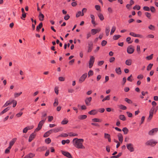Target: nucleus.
Here are the masks:
<instances>
[{"label": "nucleus", "mask_w": 158, "mask_h": 158, "mask_svg": "<svg viewBox=\"0 0 158 158\" xmlns=\"http://www.w3.org/2000/svg\"><path fill=\"white\" fill-rule=\"evenodd\" d=\"M39 19L40 21L43 20L44 18V15L41 13V12H39Z\"/></svg>", "instance_id": "6ab92c4d"}, {"label": "nucleus", "mask_w": 158, "mask_h": 158, "mask_svg": "<svg viewBox=\"0 0 158 158\" xmlns=\"http://www.w3.org/2000/svg\"><path fill=\"white\" fill-rule=\"evenodd\" d=\"M129 35L134 37H140V38H142L143 37L142 35L139 34H136L133 32H130Z\"/></svg>", "instance_id": "f8f14e48"}, {"label": "nucleus", "mask_w": 158, "mask_h": 158, "mask_svg": "<svg viewBox=\"0 0 158 158\" xmlns=\"http://www.w3.org/2000/svg\"><path fill=\"white\" fill-rule=\"evenodd\" d=\"M107 44V41L103 40L101 42V45L102 46H105Z\"/></svg>", "instance_id": "052dcab7"}, {"label": "nucleus", "mask_w": 158, "mask_h": 158, "mask_svg": "<svg viewBox=\"0 0 158 158\" xmlns=\"http://www.w3.org/2000/svg\"><path fill=\"white\" fill-rule=\"evenodd\" d=\"M119 107L120 109L122 110H125L127 109V107L125 106L122 105H120Z\"/></svg>", "instance_id": "864d4df0"}, {"label": "nucleus", "mask_w": 158, "mask_h": 158, "mask_svg": "<svg viewBox=\"0 0 158 158\" xmlns=\"http://www.w3.org/2000/svg\"><path fill=\"white\" fill-rule=\"evenodd\" d=\"M143 10L146 11H149L150 9L149 7L147 6H144L143 8Z\"/></svg>", "instance_id": "603ef678"}, {"label": "nucleus", "mask_w": 158, "mask_h": 158, "mask_svg": "<svg viewBox=\"0 0 158 158\" xmlns=\"http://www.w3.org/2000/svg\"><path fill=\"white\" fill-rule=\"evenodd\" d=\"M61 153L63 155L68 158H72L71 155L68 152L61 151Z\"/></svg>", "instance_id": "0eeeda50"}, {"label": "nucleus", "mask_w": 158, "mask_h": 158, "mask_svg": "<svg viewBox=\"0 0 158 158\" xmlns=\"http://www.w3.org/2000/svg\"><path fill=\"white\" fill-rule=\"evenodd\" d=\"M22 93L21 92H20L19 93H15L14 94V97L15 98H16L18 97L22 94Z\"/></svg>", "instance_id": "c03bdc74"}, {"label": "nucleus", "mask_w": 158, "mask_h": 158, "mask_svg": "<svg viewBox=\"0 0 158 158\" xmlns=\"http://www.w3.org/2000/svg\"><path fill=\"white\" fill-rule=\"evenodd\" d=\"M87 116L86 115H81L78 117V118L80 119H84L86 118Z\"/></svg>", "instance_id": "bb28decb"}, {"label": "nucleus", "mask_w": 158, "mask_h": 158, "mask_svg": "<svg viewBox=\"0 0 158 158\" xmlns=\"http://www.w3.org/2000/svg\"><path fill=\"white\" fill-rule=\"evenodd\" d=\"M43 23L42 22H41L40 23L39 25L37 26L36 28V30L37 31H39V30L42 27Z\"/></svg>", "instance_id": "a878e982"}, {"label": "nucleus", "mask_w": 158, "mask_h": 158, "mask_svg": "<svg viewBox=\"0 0 158 158\" xmlns=\"http://www.w3.org/2000/svg\"><path fill=\"white\" fill-rule=\"evenodd\" d=\"M115 71L118 74H121L122 72L121 69L120 67L117 68L115 69Z\"/></svg>", "instance_id": "393cba45"}, {"label": "nucleus", "mask_w": 158, "mask_h": 158, "mask_svg": "<svg viewBox=\"0 0 158 158\" xmlns=\"http://www.w3.org/2000/svg\"><path fill=\"white\" fill-rule=\"evenodd\" d=\"M16 140V138L13 139L9 143V145L12 147Z\"/></svg>", "instance_id": "b1692460"}, {"label": "nucleus", "mask_w": 158, "mask_h": 158, "mask_svg": "<svg viewBox=\"0 0 158 158\" xmlns=\"http://www.w3.org/2000/svg\"><path fill=\"white\" fill-rule=\"evenodd\" d=\"M150 9L152 12L154 13L155 12L156 10L155 7L154 6H151L150 8Z\"/></svg>", "instance_id": "5fc2aeb1"}, {"label": "nucleus", "mask_w": 158, "mask_h": 158, "mask_svg": "<svg viewBox=\"0 0 158 158\" xmlns=\"http://www.w3.org/2000/svg\"><path fill=\"white\" fill-rule=\"evenodd\" d=\"M48 121L49 122H51L53 119V117L52 116H48Z\"/></svg>", "instance_id": "e2e57ef3"}, {"label": "nucleus", "mask_w": 158, "mask_h": 158, "mask_svg": "<svg viewBox=\"0 0 158 158\" xmlns=\"http://www.w3.org/2000/svg\"><path fill=\"white\" fill-rule=\"evenodd\" d=\"M87 76V74L86 73H85L82 75L79 79V83H82L85 80Z\"/></svg>", "instance_id": "423d86ee"}, {"label": "nucleus", "mask_w": 158, "mask_h": 158, "mask_svg": "<svg viewBox=\"0 0 158 158\" xmlns=\"http://www.w3.org/2000/svg\"><path fill=\"white\" fill-rule=\"evenodd\" d=\"M115 30H116L115 27L114 26H113L112 28L111 31H110V35L112 34L115 31Z\"/></svg>", "instance_id": "58836bf2"}, {"label": "nucleus", "mask_w": 158, "mask_h": 158, "mask_svg": "<svg viewBox=\"0 0 158 158\" xmlns=\"http://www.w3.org/2000/svg\"><path fill=\"white\" fill-rule=\"evenodd\" d=\"M122 154V153L121 152H120L118 153V154L116 156H111L110 157V158H118Z\"/></svg>", "instance_id": "2f4dec72"}, {"label": "nucleus", "mask_w": 158, "mask_h": 158, "mask_svg": "<svg viewBox=\"0 0 158 158\" xmlns=\"http://www.w3.org/2000/svg\"><path fill=\"white\" fill-rule=\"evenodd\" d=\"M68 122V120L67 119H64L61 122V123L62 124L65 125Z\"/></svg>", "instance_id": "79ce46f5"}, {"label": "nucleus", "mask_w": 158, "mask_h": 158, "mask_svg": "<svg viewBox=\"0 0 158 158\" xmlns=\"http://www.w3.org/2000/svg\"><path fill=\"white\" fill-rule=\"evenodd\" d=\"M98 113V111L96 110H93L88 112V114L90 115H94Z\"/></svg>", "instance_id": "f3484780"}, {"label": "nucleus", "mask_w": 158, "mask_h": 158, "mask_svg": "<svg viewBox=\"0 0 158 158\" xmlns=\"http://www.w3.org/2000/svg\"><path fill=\"white\" fill-rule=\"evenodd\" d=\"M81 12L80 11H78L76 13V17H79L80 16H81Z\"/></svg>", "instance_id": "680f3d73"}, {"label": "nucleus", "mask_w": 158, "mask_h": 158, "mask_svg": "<svg viewBox=\"0 0 158 158\" xmlns=\"http://www.w3.org/2000/svg\"><path fill=\"white\" fill-rule=\"evenodd\" d=\"M51 139L49 138H48L45 139V142L46 143L48 144L51 142Z\"/></svg>", "instance_id": "4c0bfd02"}, {"label": "nucleus", "mask_w": 158, "mask_h": 158, "mask_svg": "<svg viewBox=\"0 0 158 158\" xmlns=\"http://www.w3.org/2000/svg\"><path fill=\"white\" fill-rule=\"evenodd\" d=\"M134 51V49L131 46H129L127 48V52L129 54H132Z\"/></svg>", "instance_id": "6e6552de"}, {"label": "nucleus", "mask_w": 158, "mask_h": 158, "mask_svg": "<svg viewBox=\"0 0 158 158\" xmlns=\"http://www.w3.org/2000/svg\"><path fill=\"white\" fill-rule=\"evenodd\" d=\"M110 99V96L107 95L105 98L102 100V102H104L106 100H109Z\"/></svg>", "instance_id": "49530a36"}, {"label": "nucleus", "mask_w": 158, "mask_h": 158, "mask_svg": "<svg viewBox=\"0 0 158 158\" xmlns=\"http://www.w3.org/2000/svg\"><path fill=\"white\" fill-rule=\"evenodd\" d=\"M90 58L89 61V68H91L93 65L94 60L95 58L93 56H90Z\"/></svg>", "instance_id": "20e7f679"}, {"label": "nucleus", "mask_w": 158, "mask_h": 158, "mask_svg": "<svg viewBox=\"0 0 158 158\" xmlns=\"http://www.w3.org/2000/svg\"><path fill=\"white\" fill-rule=\"evenodd\" d=\"M35 155L31 153H30L25 156L26 158H32L34 157Z\"/></svg>", "instance_id": "5701e85b"}, {"label": "nucleus", "mask_w": 158, "mask_h": 158, "mask_svg": "<svg viewBox=\"0 0 158 158\" xmlns=\"http://www.w3.org/2000/svg\"><path fill=\"white\" fill-rule=\"evenodd\" d=\"M42 115L41 116V118L42 120L46 118H44L47 116V114L45 112H42Z\"/></svg>", "instance_id": "de8ad7c7"}, {"label": "nucleus", "mask_w": 158, "mask_h": 158, "mask_svg": "<svg viewBox=\"0 0 158 158\" xmlns=\"http://www.w3.org/2000/svg\"><path fill=\"white\" fill-rule=\"evenodd\" d=\"M110 135L108 134L105 133L104 134V137L106 139H108L110 137Z\"/></svg>", "instance_id": "13d9d810"}, {"label": "nucleus", "mask_w": 158, "mask_h": 158, "mask_svg": "<svg viewBox=\"0 0 158 158\" xmlns=\"http://www.w3.org/2000/svg\"><path fill=\"white\" fill-rule=\"evenodd\" d=\"M95 7L96 9L97 10H100V6L98 5H96L95 6Z\"/></svg>", "instance_id": "bf43d9fd"}, {"label": "nucleus", "mask_w": 158, "mask_h": 158, "mask_svg": "<svg viewBox=\"0 0 158 158\" xmlns=\"http://www.w3.org/2000/svg\"><path fill=\"white\" fill-rule=\"evenodd\" d=\"M58 104H59V102H58V100L57 98H55V102H54V103H53V106H56L58 105Z\"/></svg>", "instance_id": "f704fd0d"}, {"label": "nucleus", "mask_w": 158, "mask_h": 158, "mask_svg": "<svg viewBox=\"0 0 158 158\" xmlns=\"http://www.w3.org/2000/svg\"><path fill=\"white\" fill-rule=\"evenodd\" d=\"M69 18L70 16L68 14H67L64 16V19L66 20H67L69 19Z\"/></svg>", "instance_id": "338daca9"}, {"label": "nucleus", "mask_w": 158, "mask_h": 158, "mask_svg": "<svg viewBox=\"0 0 158 158\" xmlns=\"http://www.w3.org/2000/svg\"><path fill=\"white\" fill-rule=\"evenodd\" d=\"M100 29H93L91 30V33L92 35H94L97 32H98L100 31Z\"/></svg>", "instance_id": "2eb2a0df"}, {"label": "nucleus", "mask_w": 158, "mask_h": 158, "mask_svg": "<svg viewBox=\"0 0 158 158\" xmlns=\"http://www.w3.org/2000/svg\"><path fill=\"white\" fill-rule=\"evenodd\" d=\"M145 15L148 19H151V14L149 12H145Z\"/></svg>", "instance_id": "e433bc0d"}, {"label": "nucleus", "mask_w": 158, "mask_h": 158, "mask_svg": "<svg viewBox=\"0 0 158 158\" xmlns=\"http://www.w3.org/2000/svg\"><path fill=\"white\" fill-rule=\"evenodd\" d=\"M46 119V118H45L44 119L41 120L39 123L37 127L35 130V131H38L41 129Z\"/></svg>", "instance_id": "7ed1b4c3"}, {"label": "nucleus", "mask_w": 158, "mask_h": 158, "mask_svg": "<svg viewBox=\"0 0 158 158\" xmlns=\"http://www.w3.org/2000/svg\"><path fill=\"white\" fill-rule=\"evenodd\" d=\"M127 149L131 152H133L134 150L133 144L131 143H127L126 145Z\"/></svg>", "instance_id": "39448f33"}, {"label": "nucleus", "mask_w": 158, "mask_h": 158, "mask_svg": "<svg viewBox=\"0 0 158 158\" xmlns=\"http://www.w3.org/2000/svg\"><path fill=\"white\" fill-rule=\"evenodd\" d=\"M69 135L70 136H77L78 134H77L73 133V132H70L69 133Z\"/></svg>", "instance_id": "a18cd8bd"}, {"label": "nucleus", "mask_w": 158, "mask_h": 158, "mask_svg": "<svg viewBox=\"0 0 158 158\" xmlns=\"http://www.w3.org/2000/svg\"><path fill=\"white\" fill-rule=\"evenodd\" d=\"M11 101L13 103V107H15L17 105V102L16 100H13Z\"/></svg>", "instance_id": "4d7b16f0"}, {"label": "nucleus", "mask_w": 158, "mask_h": 158, "mask_svg": "<svg viewBox=\"0 0 158 158\" xmlns=\"http://www.w3.org/2000/svg\"><path fill=\"white\" fill-rule=\"evenodd\" d=\"M119 118L123 121H125L126 120V117L124 115L121 114L119 115Z\"/></svg>", "instance_id": "cd10ccee"}, {"label": "nucleus", "mask_w": 158, "mask_h": 158, "mask_svg": "<svg viewBox=\"0 0 158 158\" xmlns=\"http://www.w3.org/2000/svg\"><path fill=\"white\" fill-rule=\"evenodd\" d=\"M122 130L124 134L125 135L127 134L128 132V129L126 127H123Z\"/></svg>", "instance_id": "c756f323"}, {"label": "nucleus", "mask_w": 158, "mask_h": 158, "mask_svg": "<svg viewBox=\"0 0 158 158\" xmlns=\"http://www.w3.org/2000/svg\"><path fill=\"white\" fill-rule=\"evenodd\" d=\"M125 101L129 104H131L132 103V101L130 99L127 98H125Z\"/></svg>", "instance_id": "ea45409f"}, {"label": "nucleus", "mask_w": 158, "mask_h": 158, "mask_svg": "<svg viewBox=\"0 0 158 158\" xmlns=\"http://www.w3.org/2000/svg\"><path fill=\"white\" fill-rule=\"evenodd\" d=\"M153 54H152L149 56H148L146 57V59L148 60H150L152 59L153 58Z\"/></svg>", "instance_id": "8fccbe9b"}, {"label": "nucleus", "mask_w": 158, "mask_h": 158, "mask_svg": "<svg viewBox=\"0 0 158 158\" xmlns=\"http://www.w3.org/2000/svg\"><path fill=\"white\" fill-rule=\"evenodd\" d=\"M118 137L119 141L121 143H122L123 140V138L122 135L120 133H119L118 135Z\"/></svg>", "instance_id": "a211bd4d"}, {"label": "nucleus", "mask_w": 158, "mask_h": 158, "mask_svg": "<svg viewBox=\"0 0 158 158\" xmlns=\"http://www.w3.org/2000/svg\"><path fill=\"white\" fill-rule=\"evenodd\" d=\"M84 139H82L75 138L73 139L72 142L73 145L78 149H84L85 147L83 144Z\"/></svg>", "instance_id": "f257e3e1"}, {"label": "nucleus", "mask_w": 158, "mask_h": 158, "mask_svg": "<svg viewBox=\"0 0 158 158\" xmlns=\"http://www.w3.org/2000/svg\"><path fill=\"white\" fill-rule=\"evenodd\" d=\"M140 6L139 5H135L133 7V9L134 10L136 9L137 10H140Z\"/></svg>", "instance_id": "09e8293b"}, {"label": "nucleus", "mask_w": 158, "mask_h": 158, "mask_svg": "<svg viewBox=\"0 0 158 158\" xmlns=\"http://www.w3.org/2000/svg\"><path fill=\"white\" fill-rule=\"evenodd\" d=\"M12 103V102L11 101L9 100L7 101L4 104L3 106V107H5L11 104Z\"/></svg>", "instance_id": "c85d7f7f"}, {"label": "nucleus", "mask_w": 158, "mask_h": 158, "mask_svg": "<svg viewBox=\"0 0 158 158\" xmlns=\"http://www.w3.org/2000/svg\"><path fill=\"white\" fill-rule=\"evenodd\" d=\"M47 149V148L46 147L43 146L40 147L38 148L37 149L36 151L38 152H42L46 150Z\"/></svg>", "instance_id": "ddd939ff"}, {"label": "nucleus", "mask_w": 158, "mask_h": 158, "mask_svg": "<svg viewBox=\"0 0 158 158\" xmlns=\"http://www.w3.org/2000/svg\"><path fill=\"white\" fill-rule=\"evenodd\" d=\"M92 121L94 122H102V120L99 119L98 118H94L92 119Z\"/></svg>", "instance_id": "473e14b6"}, {"label": "nucleus", "mask_w": 158, "mask_h": 158, "mask_svg": "<svg viewBox=\"0 0 158 158\" xmlns=\"http://www.w3.org/2000/svg\"><path fill=\"white\" fill-rule=\"evenodd\" d=\"M105 32L106 36H108L110 32V28L109 27H106V28Z\"/></svg>", "instance_id": "c9c22d12"}, {"label": "nucleus", "mask_w": 158, "mask_h": 158, "mask_svg": "<svg viewBox=\"0 0 158 158\" xmlns=\"http://www.w3.org/2000/svg\"><path fill=\"white\" fill-rule=\"evenodd\" d=\"M52 133L51 132L50 130H49L44 134L43 137L45 138L48 137Z\"/></svg>", "instance_id": "4be33fe9"}, {"label": "nucleus", "mask_w": 158, "mask_h": 158, "mask_svg": "<svg viewBox=\"0 0 158 158\" xmlns=\"http://www.w3.org/2000/svg\"><path fill=\"white\" fill-rule=\"evenodd\" d=\"M35 135L34 133H32L30 135L28 139V141L31 142L34 138Z\"/></svg>", "instance_id": "dca6fc26"}, {"label": "nucleus", "mask_w": 158, "mask_h": 158, "mask_svg": "<svg viewBox=\"0 0 158 158\" xmlns=\"http://www.w3.org/2000/svg\"><path fill=\"white\" fill-rule=\"evenodd\" d=\"M157 143V142L153 139H150L145 143L146 145L150 146L152 147H154Z\"/></svg>", "instance_id": "f03ea898"}, {"label": "nucleus", "mask_w": 158, "mask_h": 158, "mask_svg": "<svg viewBox=\"0 0 158 158\" xmlns=\"http://www.w3.org/2000/svg\"><path fill=\"white\" fill-rule=\"evenodd\" d=\"M153 64H149L147 67V70L149 71L150 70Z\"/></svg>", "instance_id": "37998d69"}, {"label": "nucleus", "mask_w": 158, "mask_h": 158, "mask_svg": "<svg viewBox=\"0 0 158 158\" xmlns=\"http://www.w3.org/2000/svg\"><path fill=\"white\" fill-rule=\"evenodd\" d=\"M121 36L119 35H114L113 37V39L114 40H117Z\"/></svg>", "instance_id": "72a5a7b5"}, {"label": "nucleus", "mask_w": 158, "mask_h": 158, "mask_svg": "<svg viewBox=\"0 0 158 158\" xmlns=\"http://www.w3.org/2000/svg\"><path fill=\"white\" fill-rule=\"evenodd\" d=\"M92 100V98L91 97L87 98L85 99V104L87 106H90V102Z\"/></svg>", "instance_id": "9b49d317"}, {"label": "nucleus", "mask_w": 158, "mask_h": 158, "mask_svg": "<svg viewBox=\"0 0 158 158\" xmlns=\"http://www.w3.org/2000/svg\"><path fill=\"white\" fill-rule=\"evenodd\" d=\"M143 77V76L142 74H139L138 75L137 77V78L139 79H142Z\"/></svg>", "instance_id": "0e129e2a"}, {"label": "nucleus", "mask_w": 158, "mask_h": 158, "mask_svg": "<svg viewBox=\"0 0 158 158\" xmlns=\"http://www.w3.org/2000/svg\"><path fill=\"white\" fill-rule=\"evenodd\" d=\"M132 60L131 59H128L126 60L125 62L126 64L128 66L131 65V64Z\"/></svg>", "instance_id": "aec40b11"}, {"label": "nucleus", "mask_w": 158, "mask_h": 158, "mask_svg": "<svg viewBox=\"0 0 158 158\" xmlns=\"http://www.w3.org/2000/svg\"><path fill=\"white\" fill-rule=\"evenodd\" d=\"M132 77V75L131 74L130 76L128 77L127 78V80L130 81V82H132L133 81V80L131 79V78Z\"/></svg>", "instance_id": "774afa93"}, {"label": "nucleus", "mask_w": 158, "mask_h": 158, "mask_svg": "<svg viewBox=\"0 0 158 158\" xmlns=\"http://www.w3.org/2000/svg\"><path fill=\"white\" fill-rule=\"evenodd\" d=\"M98 16L101 20L102 21L104 20V17L103 15L101 13L98 14Z\"/></svg>", "instance_id": "7c9ffc66"}, {"label": "nucleus", "mask_w": 158, "mask_h": 158, "mask_svg": "<svg viewBox=\"0 0 158 158\" xmlns=\"http://www.w3.org/2000/svg\"><path fill=\"white\" fill-rule=\"evenodd\" d=\"M94 74V72L93 71L90 70L88 72V76L89 77L90 76H92Z\"/></svg>", "instance_id": "3c124183"}, {"label": "nucleus", "mask_w": 158, "mask_h": 158, "mask_svg": "<svg viewBox=\"0 0 158 158\" xmlns=\"http://www.w3.org/2000/svg\"><path fill=\"white\" fill-rule=\"evenodd\" d=\"M10 109V107H8L5 109L4 110H3L0 113V115H2L3 114L7 112L8 110H9Z\"/></svg>", "instance_id": "412c9836"}, {"label": "nucleus", "mask_w": 158, "mask_h": 158, "mask_svg": "<svg viewBox=\"0 0 158 158\" xmlns=\"http://www.w3.org/2000/svg\"><path fill=\"white\" fill-rule=\"evenodd\" d=\"M158 131V128L152 129L149 131L148 134L150 135H153L154 133H156Z\"/></svg>", "instance_id": "1a4fd4ad"}, {"label": "nucleus", "mask_w": 158, "mask_h": 158, "mask_svg": "<svg viewBox=\"0 0 158 158\" xmlns=\"http://www.w3.org/2000/svg\"><path fill=\"white\" fill-rule=\"evenodd\" d=\"M131 40V38L130 37H128L126 39V41L127 42H128V43L129 44H131L132 42V41H130V40Z\"/></svg>", "instance_id": "69168bd1"}, {"label": "nucleus", "mask_w": 158, "mask_h": 158, "mask_svg": "<svg viewBox=\"0 0 158 158\" xmlns=\"http://www.w3.org/2000/svg\"><path fill=\"white\" fill-rule=\"evenodd\" d=\"M148 28L152 31H154L155 30V27L154 26L152 25H150L148 26Z\"/></svg>", "instance_id": "a19ab883"}, {"label": "nucleus", "mask_w": 158, "mask_h": 158, "mask_svg": "<svg viewBox=\"0 0 158 158\" xmlns=\"http://www.w3.org/2000/svg\"><path fill=\"white\" fill-rule=\"evenodd\" d=\"M51 131V132L52 133H56L59 131H60V127H57L55 128L54 129H51L50 130Z\"/></svg>", "instance_id": "4468645a"}, {"label": "nucleus", "mask_w": 158, "mask_h": 158, "mask_svg": "<svg viewBox=\"0 0 158 158\" xmlns=\"http://www.w3.org/2000/svg\"><path fill=\"white\" fill-rule=\"evenodd\" d=\"M87 11V9L86 8H83L82 10V12H81V16H83L84 15V11L85 12Z\"/></svg>", "instance_id": "6e6d98bb"}, {"label": "nucleus", "mask_w": 158, "mask_h": 158, "mask_svg": "<svg viewBox=\"0 0 158 158\" xmlns=\"http://www.w3.org/2000/svg\"><path fill=\"white\" fill-rule=\"evenodd\" d=\"M93 43L91 41L89 42L88 43V52H90L93 48Z\"/></svg>", "instance_id": "9d476101"}]
</instances>
